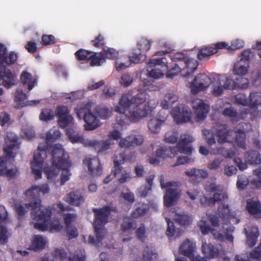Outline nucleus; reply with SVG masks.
Instances as JSON below:
<instances>
[{
  "label": "nucleus",
  "instance_id": "obj_1",
  "mask_svg": "<svg viewBox=\"0 0 261 261\" xmlns=\"http://www.w3.org/2000/svg\"><path fill=\"white\" fill-rule=\"evenodd\" d=\"M145 100L146 94L144 93H139L135 96H132L130 92L123 93L119 100L115 111L120 114V117H124L125 118L122 119L117 116L118 123L124 125L126 117L130 121L135 122L146 117L149 113L148 107L146 105L142 106Z\"/></svg>",
  "mask_w": 261,
  "mask_h": 261
},
{
  "label": "nucleus",
  "instance_id": "obj_2",
  "mask_svg": "<svg viewBox=\"0 0 261 261\" xmlns=\"http://www.w3.org/2000/svg\"><path fill=\"white\" fill-rule=\"evenodd\" d=\"M52 152V165L49 167H45L43 172L48 180H54L62 170L60 184L63 185L69 179L71 175L69 170L71 163L69 155L61 146H54Z\"/></svg>",
  "mask_w": 261,
  "mask_h": 261
},
{
  "label": "nucleus",
  "instance_id": "obj_3",
  "mask_svg": "<svg viewBox=\"0 0 261 261\" xmlns=\"http://www.w3.org/2000/svg\"><path fill=\"white\" fill-rule=\"evenodd\" d=\"M60 137L61 133L59 130L51 129L46 133V142L39 144L37 152L34 153L33 161L31 163L32 172L36 179L41 178L44 160L46 158L47 153H50L53 157L52 150L55 146H61L62 149H63L61 145L55 144L53 146L49 145L55 140L59 139Z\"/></svg>",
  "mask_w": 261,
  "mask_h": 261
},
{
  "label": "nucleus",
  "instance_id": "obj_4",
  "mask_svg": "<svg viewBox=\"0 0 261 261\" xmlns=\"http://www.w3.org/2000/svg\"><path fill=\"white\" fill-rule=\"evenodd\" d=\"M49 192V188L47 184L40 186H32L25 192L26 198L29 203H24L20 200H15L13 205L15 212H44L40 198L41 193L46 194Z\"/></svg>",
  "mask_w": 261,
  "mask_h": 261
},
{
  "label": "nucleus",
  "instance_id": "obj_5",
  "mask_svg": "<svg viewBox=\"0 0 261 261\" xmlns=\"http://www.w3.org/2000/svg\"><path fill=\"white\" fill-rule=\"evenodd\" d=\"M7 51L6 46L0 43V83L8 89L16 84L17 77L6 65L15 63L18 54L14 51Z\"/></svg>",
  "mask_w": 261,
  "mask_h": 261
},
{
  "label": "nucleus",
  "instance_id": "obj_6",
  "mask_svg": "<svg viewBox=\"0 0 261 261\" xmlns=\"http://www.w3.org/2000/svg\"><path fill=\"white\" fill-rule=\"evenodd\" d=\"M7 137L11 141V144L7 145L4 148V152L6 157L0 158V176H5L9 178H14L19 173L18 168L15 166L12 169H7V158L13 159L15 156L14 150L19 149V145L17 144V137L9 133Z\"/></svg>",
  "mask_w": 261,
  "mask_h": 261
},
{
  "label": "nucleus",
  "instance_id": "obj_7",
  "mask_svg": "<svg viewBox=\"0 0 261 261\" xmlns=\"http://www.w3.org/2000/svg\"><path fill=\"white\" fill-rule=\"evenodd\" d=\"M93 104L91 101L82 102L75 109L77 117L80 119L83 118L84 120V128L87 131L94 130L101 124L99 119L92 112Z\"/></svg>",
  "mask_w": 261,
  "mask_h": 261
},
{
  "label": "nucleus",
  "instance_id": "obj_8",
  "mask_svg": "<svg viewBox=\"0 0 261 261\" xmlns=\"http://www.w3.org/2000/svg\"><path fill=\"white\" fill-rule=\"evenodd\" d=\"M34 227L40 231H46L48 228L52 231H59L63 227L58 219L50 220V213H31Z\"/></svg>",
  "mask_w": 261,
  "mask_h": 261
},
{
  "label": "nucleus",
  "instance_id": "obj_9",
  "mask_svg": "<svg viewBox=\"0 0 261 261\" xmlns=\"http://www.w3.org/2000/svg\"><path fill=\"white\" fill-rule=\"evenodd\" d=\"M160 180L162 189H166L163 197L164 205L168 207H170L180 197L181 191L179 189V183L172 181L165 182L163 175L160 176Z\"/></svg>",
  "mask_w": 261,
  "mask_h": 261
},
{
  "label": "nucleus",
  "instance_id": "obj_10",
  "mask_svg": "<svg viewBox=\"0 0 261 261\" xmlns=\"http://www.w3.org/2000/svg\"><path fill=\"white\" fill-rule=\"evenodd\" d=\"M109 213H95V221L93 223L95 232L96 235V239L91 236H89L88 242L96 246H99V243H100L104 237L106 230L103 228V225L108 221Z\"/></svg>",
  "mask_w": 261,
  "mask_h": 261
},
{
  "label": "nucleus",
  "instance_id": "obj_11",
  "mask_svg": "<svg viewBox=\"0 0 261 261\" xmlns=\"http://www.w3.org/2000/svg\"><path fill=\"white\" fill-rule=\"evenodd\" d=\"M194 140V138L190 135L186 134L181 135L180 139L176 146L169 148V154H172L174 156L179 152L188 155L191 154L193 148L190 144Z\"/></svg>",
  "mask_w": 261,
  "mask_h": 261
},
{
  "label": "nucleus",
  "instance_id": "obj_12",
  "mask_svg": "<svg viewBox=\"0 0 261 261\" xmlns=\"http://www.w3.org/2000/svg\"><path fill=\"white\" fill-rule=\"evenodd\" d=\"M151 43L152 42L146 38L141 37L137 42L138 51L136 50L133 53L130 57V61L138 64L144 61L146 58L145 53L150 49Z\"/></svg>",
  "mask_w": 261,
  "mask_h": 261
},
{
  "label": "nucleus",
  "instance_id": "obj_13",
  "mask_svg": "<svg viewBox=\"0 0 261 261\" xmlns=\"http://www.w3.org/2000/svg\"><path fill=\"white\" fill-rule=\"evenodd\" d=\"M147 67H154L149 72V76L153 79H159L164 75L163 72L168 69V62L165 57L150 60Z\"/></svg>",
  "mask_w": 261,
  "mask_h": 261
},
{
  "label": "nucleus",
  "instance_id": "obj_14",
  "mask_svg": "<svg viewBox=\"0 0 261 261\" xmlns=\"http://www.w3.org/2000/svg\"><path fill=\"white\" fill-rule=\"evenodd\" d=\"M170 58L173 62H177L183 61L185 63V68L187 70L185 76L189 77L194 73L197 70L198 66V62L193 59H190L187 57L184 54L177 52L173 55L169 56Z\"/></svg>",
  "mask_w": 261,
  "mask_h": 261
},
{
  "label": "nucleus",
  "instance_id": "obj_15",
  "mask_svg": "<svg viewBox=\"0 0 261 261\" xmlns=\"http://www.w3.org/2000/svg\"><path fill=\"white\" fill-rule=\"evenodd\" d=\"M210 78L204 73H200L195 76L190 83V88L193 94H196L205 89L211 84Z\"/></svg>",
  "mask_w": 261,
  "mask_h": 261
},
{
  "label": "nucleus",
  "instance_id": "obj_16",
  "mask_svg": "<svg viewBox=\"0 0 261 261\" xmlns=\"http://www.w3.org/2000/svg\"><path fill=\"white\" fill-rule=\"evenodd\" d=\"M171 115L177 123L187 122L191 120V112L187 108L182 105L174 107L171 112Z\"/></svg>",
  "mask_w": 261,
  "mask_h": 261
},
{
  "label": "nucleus",
  "instance_id": "obj_17",
  "mask_svg": "<svg viewBox=\"0 0 261 261\" xmlns=\"http://www.w3.org/2000/svg\"><path fill=\"white\" fill-rule=\"evenodd\" d=\"M143 213H129L123 218V222L121 225L122 231L123 233L132 234L137 227L135 218L143 216Z\"/></svg>",
  "mask_w": 261,
  "mask_h": 261
},
{
  "label": "nucleus",
  "instance_id": "obj_18",
  "mask_svg": "<svg viewBox=\"0 0 261 261\" xmlns=\"http://www.w3.org/2000/svg\"><path fill=\"white\" fill-rule=\"evenodd\" d=\"M192 108L194 110L198 120H203L209 112L210 107L199 98H194L192 101Z\"/></svg>",
  "mask_w": 261,
  "mask_h": 261
},
{
  "label": "nucleus",
  "instance_id": "obj_19",
  "mask_svg": "<svg viewBox=\"0 0 261 261\" xmlns=\"http://www.w3.org/2000/svg\"><path fill=\"white\" fill-rule=\"evenodd\" d=\"M198 226L200 228L202 233L204 235L211 232L214 238L220 241L225 238V234L222 230L212 228L207 224L206 221L203 218L198 222Z\"/></svg>",
  "mask_w": 261,
  "mask_h": 261
},
{
  "label": "nucleus",
  "instance_id": "obj_20",
  "mask_svg": "<svg viewBox=\"0 0 261 261\" xmlns=\"http://www.w3.org/2000/svg\"><path fill=\"white\" fill-rule=\"evenodd\" d=\"M83 163L87 165L88 171L91 175L98 176L101 174L102 169L98 158H86L83 161Z\"/></svg>",
  "mask_w": 261,
  "mask_h": 261
},
{
  "label": "nucleus",
  "instance_id": "obj_21",
  "mask_svg": "<svg viewBox=\"0 0 261 261\" xmlns=\"http://www.w3.org/2000/svg\"><path fill=\"white\" fill-rule=\"evenodd\" d=\"M143 141L144 138L142 135H130L121 139L119 145L121 148H128L141 145Z\"/></svg>",
  "mask_w": 261,
  "mask_h": 261
},
{
  "label": "nucleus",
  "instance_id": "obj_22",
  "mask_svg": "<svg viewBox=\"0 0 261 261\" xmlns=\"http://www.w3.org/2000/svg\"><path fill=\"white\" fill-rule=\"evenodd\" d=\"M169 156H170L169 149L165 146H161L155 151L154 155L149 157L148 161L150 164L159 165L160 159L164 160Z\"/></svg>",
  "mask_w": 261,
  "mask_h": 261
},
{
  "label": "nucleus",
  "instance_id": "obj_23",
  "mask_svg": "<svg viewBox=\"0 0 261 261\" xmlns=\"http://www.w3.org/2000/svg\"><path fill=\"white\" fill-rule=\"evenodd\" d=\"M195 250L196 245L195 243L189 239H187L180 246L178 252L181 255L192 258L194 256Z\"/></svg>",
  "mask_w": 261,
  "mask_h": 261
},
{
  "label": "nucleus",
  "instance_id": "obj_24",
  "mask_svg": "<svg viewBox=\"0 0 261 261\" xmlns=\"http://www.w3.org/2000/svg\"><path fill=\"white\" fill-rule=\"evenodd\" d=\"M243 232L245 233L246 240V244L249 247L254 246L257 242V237L259 235L258 228L255 226H252L250 228H244Z\"/></svg>",
  "mask_w": 261,
  "mask_h": 261
},
{
  "label": "nucleus",
  "instance_id": "obj_25",
  "mask_svg": "<svg viewBox=\"0 0 261 261\" xmlns=\"http://www.w3.org/2000/svg\"><path fill=\"white\" fill-rule=\"evenodd\" d=\"M47 242L45 237L41 235H34L32 237L30 249L36 252L40 251L45 248Z\"/></svg>",
  "mask_w": 261,
  "mask_h": 261
},
{
  "label": "nucleus",
  "instance_id": "obj_26",
  "mask_svg": "<svg viewBox=\"0 0 261 261\" xmlns=\"http://www.w3.org/2000/svg\"><path fill=\"white\" fill-rule=\"evenodd\" d=\"M66 201L70 205L78 206L84 201V198L79 191H72L66 196Z\"/></svg>",
  "mask_w": 261,
  "mask_h": 261
},
{
  "label": "nucleus",
  "instance_id": "obj_27",
  "mask_svg": "<svg viewBox=\"0 0 261 261\" xmlns=\"http://www.w3.org/2000/svg\"><path fill=\"white\" fill-rule=\"evenodd\" d=\"M202 250L210 258L217 257L219 254V250L216 246L211 243L207 244L205 241H202Z\"/></svg>",
  "mask_w": 261,
  "mask_h": 261
},
{
  "label": "nucleus",
  "instance_id": "obj_28",
  "mask_svg": "<svg viewBox=\"0 0 261 261\" xmlns=\"http://www.w3.org/2000/svg\"><path fill=\"white\" fill-rule=\"evenodd\" d=\"M230 130L226 124H221L218 126L216 132V136L218 138V141L220 143H223L227 141V137Z\"/></svg>",
  "mask_w": 261,
  "mask_h": 261
},
{
  "label": "nucleus",
  "instance_id": "obj_29",
  "mask_svg": "<svg viewBox=\"0 0 261 261\" xmlns=\"http://www.w3.org/2000/svg\"><path fill=\"white\" fill-rule=\"evenodd\" d=\"M20 81L23 85H28L29 90H31L37 84V79L34 78L31 73L25 71L22 72Z\"/></svg>",
  "mask_w": 261,
  "mask_h": 261
},
{
  "label": "nucleus",
  "instance_id": "obj_30",
  "mask_svg": "<svg viewBox=\"0 0 261 261\" xmlns=\"http://www.w3.org/2000/svg\"><path fill=\"white\" fill-rule=\"evenodd\" d=\"M249 64L243 60H240L234 64L233 71L239 76L244 75L248 72Z\"/></svg>",
  "mask_w": 261,
  "mask_h": 261
},
{
  "label": "nucleus",
  "instance_id": "obj_31",
  "mask_svg": "<svg viewBox=\"0 0 261 261\" xmlns=\"http://www.w3.org/2000/svg\"><path fill=\"white\" fill-rule=\"evenodd\" d=\"M165 122V120L153 118L148 122L149 130L153 134H158L161 130V126Z\"/></svg>",
  "mask_w": 261,
  "mask_h": 261
},
{
  "label": "nucleus",
  "instance_id": "obj_32",
  "mask_svg": "<svg viewBox=\"0 0 261 261\" xmlns=\"http://www.w3.org/2000/svg\"><path fill=\"white\" fill-rule=\"evenodd\" d=\"M222 115L229 118L231 121L237 122L239 121L240 116L234 107L224 108L222 111Z\"/></svg>",
  "mask_w": 261,
  "mask_h": 261
},
{
  "label": "nucleus",
  "instance_id": "obj_33",
  "mask_svg": "<svg viewBox=\"0 0 261 261\" xmlns=\"http://www.w3.org/2000/svg\"><path fill=\"white\" fill-rule=\"evenodd\" d=\"M94 115L96 117L100 118L102 119H107L109 118L111 115V111L109 109L105 106H97L94 109Z\"/></svg>",
  "mask_w": 261,
  "mask_h": 261
},
{
  "label": "nucleus",
  "instance_id": "obj_34",
  "mask_svg": "<svg viewBox=\"0 0 261 261\" xmlns=\"http://www.w3.org/2000/svg\"><path fill=\"white\" fill-rule=\"evenodd\" d=\"M246 208L248 212H261V202L254 198L248 199Z\"/></svg>",
  "mask_w": 261,
  "mask_h": 261
},
{
  "label": "nucleus",
  "instance_id": "obj_35",
  "mask_svg": "<svg viewBox=\"0 0 261 261\" xmlns=\"http://www.w3.org/2000/svg\"><path fill=\"white\" fill-rule=\"evenodd\" d=\"M185 174L190 177L194 176L196 178H201L203 179L208 176V173L206 170L197 169L195 168L186 171Z\"/></svg>",
  "mask_w": 261,
  "mask_h": 261
},
{
  "label": "nucleus",
  "instance_id": "obj_36",
  "mask_svg": "<svg viewBox=\"0 0 261 261\" xmlns=\"http://www.w3.org/2000/svg\"><path fill=\"white\" fill-rule=\"evenodd\" d=\"M245 158L248 163L251 165H258L261 162V158L259 153L255 150L247 151Z\"/></svg>",
  "mask_w": 261,
  "mask_h": 261
},
{
  "label": "nucleus",
  "instance_id": "obj_37",
  "mask_svg": "<svg viewBox=\"0 0 261 261\" xmlns=\"http://www.w3.org/2000/svg\"><path fill=\"white\" fill-rule=\"evenodd\" d=\"M174 219L176 222L182 225H189L192 221L191 217L186 213H175Z\"/></svg>",
  "mask_w": 261,
  "mask_h": 261
},
{
  "label": "nucleus",
  "instance_id": "obj_38",
  "mask_svg": "<svg viewBox=\"0 0 261 261\" xmlns=\"http://www.w3.org/2000/svg\"><path fill=\"white\" fill-rule=\"evenodd\" d=\"M158 254L152 248L146 246L143 252L142 258L144 261H153L156 260Z\"/></svg>",
  "mask_w": 261,
  "mask_h": 261
},
{
  "label": "nucleus",
  "instance_id": "obj_39",
  "mask_svg": "<svg viewBox=\"0 0 261 261\" xmlns=\"http://www.w3.org/2000/svg\"><path fill=\"white\" fill-rule=\"evenodd\" d=\"M89 61H90V63L91 66H98L105 62L106 60L105 59L101 51L98 54L92 51Z\"/></svg>",
  "mask_w": 261,
  "mask_h": 261
},
{
  "label": "nucleus",
  "instance_id": "obj_40",
  "mask_svg": "<svg viewBox=\"0 0 261 261\" xmlns=\"http://www.w3.org/2000/svg\"><path fill=\"white\" fill-rule=\"evenodd\" d=\"M250 104L253 109L261 106V92H254L250 94Z\"/></svg>",
  "mask_w": 261,
  "mask_h": 261
},
{
  "label": "nucleus",
  "instance_id": "obj_41",
  "mask_svg": "<svg viewBox=\"0 0 261 261\" xmlns=\"http://www.w3.org/2000/svg\"><path fill=\"white\" fill-rule=\"evenodd\" d=\"M216 53V48H213L212 46H206L199 49L197 58L199 60H202L205 58L209 57Z\"/></svg>",
  "mask_w": 261,
  "mask_h": 261
},
{
  "label": "nucleus",
  "instance_id": "obj_42",
  "mask_svg": "<svg viewBox=\"0 0 261 261\" xmlns=\"http://www.w3.org/2000/svg\"><path fill=\"white\" fill-rule=\"evenodd\" d=\"M90 145L93 146L98 153L105 151L110 148V143L108 141H93L90 143Z\"/></svg>",
  "mask_w": 261,
  "mask_h": 261
},
{
  "label": "nucleus",
  "instance_id": "obj_43",
  "mask_svg": "<svg viewBox=\"0 0 261 261\" xmlns=\"http://www.w3.org/2000/svg\"><path fill=\"white\" fill-rule=\"evenodd\" d=\"M66 135L72 143L82 142L83 140V136L75 134V131L72 128L66 129Z\"/></svg>",
  "mask_w": 261,
  "mask_h": 261
},
{
  "label": "nucleus",
  "instance_id": "obj_44",
  "mask_svg": "<svg viewBox=\"0 0 261 261\" xmlns=\"http://www.w3.org/2000/svg\"><path fill=\"white\" fill-rule=\"evenodd\" d=\"M92 52V51L81 48L76 51L74 55L78 61H89Z\"/></svg>",
  "mask_w": 261,
  "mask_h": 261
},
{
  "label": "nucleus",
  "instance_id": "obj_45",
  "mask_svg": "<svg viewBox=\"0 0 261 261\" xmlns=\"http://www.w3.org/2000/svg\"><path fill=\"white\" fill-rule=\"evenodd\" d=\"M101 53L105 60L106 58L109 59H115L118 56V51L113 48H103Z\"/></svg>",
  "mask_w": 261,
  "mask_h": 261
},
{
  "label": "nucleus",
  "instance_id": "obj_46",
  "mask_svg": "<svg viewBox=\"0 0 261 261\" xmlns=\"http://www.w3.org/2000/svg\"><path fill=\"white\" fill-rule=\"evenodd\" d=\"M58 122L61 127L65 128L70 124L73 123V118L69 114L58 118Z\"/></svg>",
  "mask_w": 261,
  "mask_h": 261
},
{
  "label": "nucleus",
  "instance_id": "obj_47",
  "mask_svg": "<svg viewBox=\"0 0 261 261\" xmlns=\"http://www.w3.org/2000/svg\"><path fill=\"white\" fill-rule=\"evenodd\" d=\"M52 255L60 261H64L67 258V252L63 248H57L52 252Z\"/></svg>",
  "mask_w": 261,
  "mask_h": 261
},
{
  "label": "nucleus",
  "instance_id": "obj_48",
  "mask_svg": "<svg viewBox=\"0 0 261 261\" xmlns=\"http://www.w3.org/2000/svg\"><path fill=\"white\" fill-rule=\"evenodd\" d=\"M249 184V180L247 176L244 174L239 175L238 176L237 186L238 189L244 190Z\"/></svg>",
  "mask_w": 261,
  "mask_h": 261
},
{
  "label": "nucleus",
  "instance_id": "obj_49",
  "mask_svg": "<svg viewBox=\"0 0 261 261\" xmlns=\"http://www.w3.org/2000/svg\"><path fill=\"white\" fill-rule=\"evenodd\" d=\"M54 117L53 110L49 109H45L42 110L39 118L42 120L47 121L53 119Z\"/></svg>",
  "mask_w": 261,
  "mask_h": 261
},
{
  "label": "nucleus",
  "instance_id": "obj_50",
  "mask_svg": "<svg viewBox=\"0 0 261 261\" xmlns=\"http://www.w3.org/2000/svg\"><path fill=\"white\" fill-rule=\"evenodd\" d=\"M235 83L237 89H245L249 86V81L247 79L240 76L235 79Z\"/></svg>",
  "mask_w": 261,
  "mask_h": 261
},
{
  "label": "nucleus",
  "instance_id": "obj_51",
  "mask_svg": "<svg viewBox=\"0 0 261 261\" xmlns=\"http://www.w3.org/2000/svg\"><path fill=\"white\" fill-rule=\"evenodd\" d=\"M133 82L132 76L128 73L123 74L119 81L120 84L124 87L129 86Z\"/></svg>",
  "mask_w": 261,
  "mask_h": 261
},
{
  "label": "nucleus",
  "instance_id": "obj_52",
  "mask_svg": "<svg viewBox=\"0 0 261 261\" xmlns=\"http://www.w3.org/2000/svg\"><path fill=\"white\" fill-rule=\"evenodd\" d=\"M178 134L177 132H168L165 135V141L170 143H175L177 142Z\"/></svg>",
  "mask_w": 261,
  "mask_h": 261
},
{
  "label": "nucleus",
  "instance_id": "obj_53",
  "mask_svg": "<svg viewBox=\"0 0 261 261\" xmlns=\"http://www.w3.org/2000/svg\"><path fill=\"white\" fill-rule=\"evenodd\" d=\"M116 211L117 207L112 203H110L99 209H93V212H117Z\"/></svg>",
  "mask_w": 261,
  "mask_h": 261
},
{
  "label": "nucleus",
  "instance_id": "obj_54",
  "mask_svg": "<svg viewBox=\"0 0 261 261\" xmlns=\"http://www.w3.org/2000/svg\"><path fill=\"white\" fill-rule=\"evenodd\" d=\"M212 198L214 199V204L215 205L216 202L220 203L225 199H227L228 196L226 193L222 191H218L214 193Z\"/></svg>",
  "mask_w": 261,
  "mask_h": 261
},
{
  "label": "nucleus",
  "instance_id": "obj_55",
  "mask_svg": "<svg viewBox=\"0 0 261 261\" xmlns=\"http://www.w3.org/2000/svg\"><path fill=\"white\" fill-rule=\"evenodd\" d=\"M222 213H211L207 216L210 222L214 227L219 225L220 218Z\"/></svg>",
  "mask_w": 261,
  "mask_h": 261
},
{
  "label": "nucleus",
  "instance_id": "obj_56",
  "mask_svg": "<svg viewBox=\"0 0 261 261\" xmlns=\"http://www.w3.org/2000/svg\"><path fill=\"white\" fill-rule=\"evenodd\" d=\"M41 39L44 45H53L57 42L56 38L52 35H43Z\"/></svg>",
  "mask_w": 261,
  "mask_h": 261
},
{
  "label": "nucleus",
  "instance_id": "obj_57",
  "mask_svg": "<svg viewBox=\"0 0 261 261\" xmlns=\"http://www.w3.org/2000/svg\"><path fill=\"white\" fill-rule=\"evenodd\" d=\"M92 45L97 48L103 47L105 44L104 37L100 34L93 40L91 41Z\"/></svg>",
  "mask_w": 261,
  "mask_h": 261
},
{
  "label": "nucleus",
  "instance_id": "obj_58",
  "mask_svg": "<svg viewBox=\"0 0 261 261\" xmlns=\"http://www.w3.org/2000/svg\"><path fill=\"white\" fill-rule=\"evenodd\" d=\"M56 114L57 117L59 118L60 117L69 115V111L67 106H59L57 108Z\"/></svg>",
  "mask_w": 261,
  "mask_h": 261
},
{
  "label": "nucleus",
  "instance_id": "obj_59",
  "mask_svg": "<svg viewBox=\"0 0 261 261\" xmlns=\"http://www.w3.org/2000/svg\"><path fill=\"white\" fill-rule=\"evenodd\" d=\"M250 259L261 260V245H259L254 250L249 252Z\"/></svg>",
  "mask_w": 261,
  "mask_h": 261
},
{
  "label": "nucleus",
  "instance_id": "obj_60",
  "mask_svg": "<svg viewBox=\"0 0 261 261\" xmlns=\"http://www.w3.org/2000/svg\"><path fill=\"white\" fill-rule=\"evenodd\" d=\"M154 177V175H149L146 178V182L148 184V186H145L144 189L142 191V195L143 196H146L148 192L151 190V187L153 185V180Z\"/></svg>",
  "mask_w": 261,
  "mask_h": 261
},
{
  "label": "nucleus",
  "instance_id": "obj_61",
  "mask_svg": "<svg viewBox=\"0 0 261 261\" xmlns=\"http://www.w3.org/2000/svg\"><path fill=\"white\" fill-rule=\"evenodd\" d=\"M203 135L205 137L207 143L210 145H212L216 143L214 135L210 130L204 129L202 131Z\"/></svg>",
  "mask_w": 261,
  "mask_h": 261
},
{
  "label": "nucleus",
  "instance_id": "obj_62",
  "mask_svg": "<svg viewBox=\"0 0 261 261\" xmlns=\"http://www.w3.org/2000/svg\"><path fill=\"white\" fill-rule=\"evenodd\" d=\"M181 71V69L176 64L167 71L166 77L169 79H173L175 76L177 75Z\"/></svg>",
  "mask_w": 261,
  "mask_h": 261
},
{
  "label": "nucleus",
  "instance_id": "obj_63",
  "mask_svg": "<svg viewBox=\"0 0 261 261\" xmlns=\"http://www.w3.org/2000/svg\"><path fill=\"white\" fill-rule=\"evenodd\" d=\"M235 101L237 103L246 106L248 103V100L246 95L242 93H239L235 96Z\"/></svg>",
  "mask_w": 261,
  "mask_h": 261
},
{
  "label": "nucleus",
  "instance_id": "obj_64",
  "mask_svg": "<svg viewBox=\"0 0 261 261\" xmlns=\"http://www.w3.org/2000/svg\"><path fill=\"white\" fill-rule=\"evenodd\" d=\"M116 94V90L105 86L102 90V95L106 98H110L113 97Z\"/></svg>",
  "mask_w": 261,
  "mask_h": 261
}]
</instances>
